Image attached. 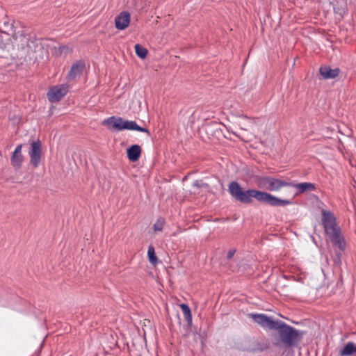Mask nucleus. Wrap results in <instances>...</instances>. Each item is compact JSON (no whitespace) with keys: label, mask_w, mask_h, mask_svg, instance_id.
Returning a JSON list of instances; mask_svg holds the SVG:
<instances>
[{"label":"nucleus","mask_w":356,"mask_h":356,"mask_svg":"<svg viewBox=\"0 0 356 356\" xmlns=\"http://www.w3.org/2000/svg\"><path fill=\"white\" fill-rule=\"evenodd\" d=\"M235 250H229L227 254V258L231 259L235 254Z\"/></svg>","instance_id":"412c9836"},{"label":"nucleus","mask_w":356,"mask_h":356,"mask_svg":"<svg viewBox=\"0 0 356 356\" xmlns=\"http://www.w3.org/2000/svg\"><path fill=\"white\" fill-rule=\"evenodd\" d=\"M249 317L261 325L270 330H276L272 334L273 343L278 347L290 348L296 344L302 337L298 330L282 321H274L264 314H249Z\"/></svg>","instance_id":"f257e3e1"},{"label":"nucleus","mask_w":356,"mask_h":356,"mask_svg":"<svg viewBox=\"0 0 356 356\" xmlns=\"http://www.w3.org/2000/svg\"><path fill=\"white\" fill-rule=\"evenodd\" d=\"M131 20V15L127 11L121 12L115 17V25L117 29L124 30L128 27Z\"/></svg>","instance_id":"6e6552de"},{"label":"nucleus","mask_w":356,"mask_h":356,"mask_svg":"<svg viewBox=\"0 0 356 356\" xmlns=\"http://www.w3.org/2000/svg\"><path fill=\"white\" fill-rule=\"evenodd\" d=\"M141 147L138 145H133L127 149V158L132 162L137 161L141 155Z\"/></svg>","instance_id":"f8f14e48"},{"label":"nucleus","mask_w":356,"mask_h":356,"mask_svg":"<svg viewBox=\"0 0 356 356\" xmlns=\"http://www.w3.org/2000/svg\"><path fill=\"white\" fill-rule=\"evenodd\" d=\"M165 220L163 218H159L154 225V230L155 232H160L163 229Z\"/></svg>","instance_id":"a211bd4d"},{"label":"nucleus","mask_w":356,"mask_h":356,"mask_svg":"<svg viewBox=\"0 0 356 356\" xmlns=\"http://www.w3.org/2000/svg\"><path fill=\"white\" fill-rule=\"evenodd\" d=\"M289 182L273 177H262L258 179V186L270 191H278L282 188L289 186Z\"/></svg>","instance_id":"39448f33"},{"label":"nucleus","mask_w":356,"mask_h":356,"mask_svg":"<svg viewBox=\"0 0 356 356\" xmlns=\"http://www.w3.org/2000/svg\"><path fill=\"white\" fill-rule=\"evenodd\" d=\"M85 68V63L83 60H78L72 65L67 74V79L72 80L80 76Z\"/></svg>","instance_id":"1a4fd4ad"},{"label":"nucleus","mask_w":356,"mask_h":356,"mask_svg":"<svg viewBox=\"0 0 356 356\" xmlns=\"http://www.w3.org/2000/svg\"><path fill=\"white\" fill-rule=\"evenodd\" d=\"M319 72L324 79H334L340 72L339 68L332 69L329 66H321L319 69Z\"/></svg>","instance_id":"9b49d317"},{"label":"nucleus","mask_w":356,"mask_h":356,"mask_svg":"<svg viewBox=\"0 0 356 356\" xmlns=\"http://www.w3.org/2000/svg\"><path fill=\"white\" fill-rule=\"evenodd\" d=\"M102 124L115 131H121L123 129L136 130L146 133L148 136H150V132L147 129L140 127L135 121L124 120L120 117H110L105 119L102 122Z\"/></svg>","instance_id":"20e7f679"},{"label":"nucleus","mask_w":356,"mask_h":356,"mask_svg":"<svg viewBox=\"0 0 356 356\" xmlns=\"http://www.w3.org/2000/svg\"><path fill=\"white\" fill-rule=\"evenodd\" d=\"M241 126L246 127V125H245L244 123L241 124ZM242 128H243V129H245V130H247V128H246V127H242Z\"/></svg>","instance_id":"4be33fe9"},{"label":"nucleus","mask_w":356,"mask_h":356,"mask_svg":"<svg viewBox=\"0 0 356 356\" xmlns=\"http://www.w3.org/2000/svg\"><path fill=\"white\" fill-rule=\"evenodd\" d=\"M228 191L233 198L243 204H250L253 199L273 207L286 206L292 203L291 200H282L266 192L256 189L243 191L236 181H232L229 184Z\"/></svg>","instance_id":"f03ea898"},{"label":"nucleus","mask_w":356,"mask_h":356,"mask_svg":"<svg viewBox=\"0 0 356 356\" xmlns=\"http://www.w3.org/2000/svg\"><path fill=\"white\" fill-rule=\"evenodd\" d=\"M193 186L197 187V188H200V187H204L206 188H209V185L207 184L202 183L200 181H195L193 183Z\"/></svg>","instance_id":"6ab92c4d"},{"label":"nucleus","mask_w":356,"mask_h":356,"mask_svg":"<svg viewBox=\"0 0 356 356\" xmlns=\"http://www.w3.org/2000/svg\"><path fill=\"white\" fill-rule=\"evenodd\" d=\"M245 119L250 121V119H249L248 118H245Z\"/></svg>","instance_id":"5701e85b"},{"label":"nucleus","mask_w":356,"mask_h":356,"mask_svg":"<svg viewBox=\"0 0 356 356\" xmlns=\"http://www.w3.org/2000/svg\"><path fill=\"white\" fill-rule=\"evenodd\" d=\"M289 184L290 185H289V186L296 188L300 193H302L306 191H312L316 188L315 184L309 182H303L300 184L289 182Z\"/></svg>","instance_id":"ddd939ff"},{"label":"nucleus","mask_w":356,"mask_h":356,"mask_svg":"<svg viewBox=\"0 0 356 356\" xmlns=\"http://www.w3.org/2000/svg\"><path fill=\"white\" fill-rule=\"evenodd\" d=\"M322 223L326 234L329 236L331 242L340 250H344L346 243L337 225L336 218L333 213L329 211H322Z\"/></svg>","instance_id":"7ed1b4c3"},{"label":"nucleus","mask_w":356,"mask_h":356,"mask_svg":"<svg viewBox=\"0 0 356 356\" xmlns=\"http://www.w3.org/2000/svg\"><path fill=\"white\" fill-rule=\"evenodd\" d=\"M356 353L355 348V343L353 342H348L340 351L339 355L340 356H350Z\"/></svg>","instance_id":"4468645a"},{"label":"nucleus","mask_w":356,"mask_h":356,"mask_svg":"<svg viewBox=\"0 0 356 356\" xmlns=\"http://www.w3.org/2000/svg\"><path fill=\"white\" fill-rule=\"evenodd\" d=\"M29 154L31 164H32L35 168H38L42 158V143L40 140H33L31 143Z\"/></svg>","instance_id":"423d86ee"},{"label":"nucleus","mask_w":356,"mask_h":356,"mask_svg":"<svg viewBox=\"0 0 356 356\" xmlns=\"http://www.w3.org/2000/svg\"><path fill=\"white\" fill-rule=\"evenodd\" d=\"M67 92V86L65 85L56 86L49 90L47 92V98L50 102H56L61 99Z\"/></svg>","instance_id":"0eeeda50"},{"label":"nucleus","mask_w":356,"mask_h":356,"mask_svg":"<svg viewBox=\"0 0 356 356\" xmlns=\"http://www.w3.org/2000/svg\"><path fill=\"white\" fill-rule=\"evenodd\" d=\"M134 48L136 54L138 57H140V58H146L148 53L147 49L146 48L143 47L142 45L139 44H136Z\"/></svg>","instance_id":"f3484780"},{"label":"nucleus","mask_w":356,"mask_h":356,"mask_svg":"<svg viewBox=\"0 0 356 356\" xmlns=\"http://www.w3.org/2000/svg\"><path fill=\"white\" fill-rule=\"evenodd\" d=\"M180 307L183 312L185 320L187 321L189 326L192 324V315L189 307L186 304H181Z\"/></svg>","instance_id":"2eb2a0df"},{"label":"nucleus","mask_w":356,"mask_h":356,"mask_svg":"<svg viewBox=\"0 0 356 356\" xmlns=\"http://www.w3.org/2000/svg\"><path fill=\"white\" fill-rule=\"evenodd\" d=\"M147 256H148L149 261L152 264L156 265L157 264L158 259H157V257L156 256L155 250H154V248L153 247V245H149L148 247Z\"/></svg>","instance_id":"dca6fc26"},{"label":"nucleus","mask_w":356,"mask_h":356,"mask_svg":"<svg viewBox=\"0 0 356 356\" xmlns=\"http://www.w3.org/2000/svg\"><path fill=\"white\" fill-rule=\"evenodd\" d=\"M58 49H59L60 54H63V53L67 54V52L71 51V49L66 46H60L58 48Z\"/></svg>","instance_id":"aec40b11"},{"label":"nucleus","mask_w":356,"mask_h":356,"mask_svg":"<svg viewBox=\"0 0 356 356\" xmlns=\"http://www.w3.org/2000/svg\"><path fill=\"white\" fill-rule=\"evenodd\" d=\"M22 145H19L15 149L11 156V163L13 167L19 168L24 161V156L22 154Z\"/></svg>","instance_id":"9d476101"}]
</instances>
